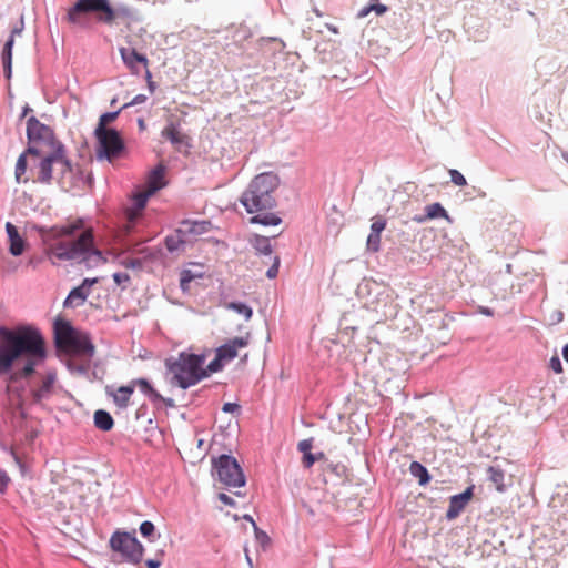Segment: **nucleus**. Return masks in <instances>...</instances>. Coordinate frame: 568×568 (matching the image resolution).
Returning <instances> with one entry per match:
<instances>
[{
	"mask_svg": "<svg viewBox=\"0 0 568 568\" xmlns=\"http://www.w3.org/2000/svg\"><path fill=\"white\" fill-rule=\"evenodd\" d=\"M506 270H507L508 273H510L511 272V265L507 264Z\"/></svg>",
	"mask_w": 568,
	"mask_h": 568,
	"instance_id": "obj_59",
	"label": "nucleus"
},
{
	"mask_svg": "<svg viewBox=\"0 0 568 568\" xmlns=\"http://www.w3.org/2000/svg\"><path fill=\"white\" fill-rule=\"evenodd\" d=\"M551 323L552 324H559L564 320V313L559 310L555 311L551 315Z\"/></svg>",
	"mask_w": 568,
	"mask_h": 568,
	"instance_id": "obj_48",
	"label": "nucleus"
},
{
	"mask_svg": "<svg viewBox=\"0 0 568 568\" xmlns=\"http://www.w3.org/2000/svg\"><path fill=\"white\" fill-rule=\"evenodd\" d=\"M23 29H24V21H23V17H21L19 24H17L16 27L12 28L11 34L3 47L2 65H3V71H4L7 79H10L11 73H12V48L14 44V37L21 36Z\"/></svg>",
	"mask_w": 568,
	"mask_h": 568,
	"instance_id": "obj_13",
	"label": "nucleus"
},
{
	"mask_svg": "<svg viewBox=\"0 0 568 568\" xmlns=\"http://www.w3.org/2000/svg\"><path fill=\"white\" fill-rule=\"evenodd\" d=\"M131 385L138 387L152 402H161L164 398L152 387L145 378H138L131 382Z\"/></svg>",
	"mask_w": 568,
	"mask_h": 568,
	"instance_id": "obj_26",
	"label": "nucleus"
},
{
	"mask_svg": "<svg viewBox=\"0 0 568 568\" xmlns=\"http://www.w3.org/2000/svg\"><path fill=\"white\" fill-rule=\"evenodd\" d=\"M121 58L124 64L131 70L132 73H140V64L145 69L148 68V59L145 55L138 53L134 49L121 48Z\"/></svg>",
	"mask_w": 568,
	"mask_h": 568,
	"instance_id": "obj_17",
	"label": "nucleus"
},
{
	"mask_svg": "<svg viewBox=\"0 0 568 568\" xmlns=\"http://www.w3.org/2000/svg\"><path fill=\"white\" fill-rule=\"evenodd\" d=\"M217 498L224 505H227V506H231V507L235 506V500L232 497H230L229 495L224 494V493L219 494Z\"/></svg>",
	"mask_w": 568,
	"mask_h": 568,
	"instance_id": "obj_46",
	"label": "nucleus"
},
{
	"mask_svg": "<svg viewBox=\"0 0 568 568\" xmlns=\"http://www.w3.org/2000/svg\"><path fill=\"white\" fill-rule=\"evenodd\" d=\"M226 364L225 359L221 357V354L216 352L215 358L210 362L207 367L205 368L207 374L209 373H216L223 368V366Z\"/></svg>",
	"mask_w": 568,
	"mask_h": 568,
	"instance_id": "obj_33",
	"label": "nucleus"
},
{
	"mask_svg": "<svg viewBox=\"0 0 568 568\" xmlns=\"http://www.w3.org/2000/svg\"><path fill=\"white\" fill-rule=\"evenodd\" d=\"M70 173L71 163L64 145L49 150L27 148L19 155L14 168V179L19 184L28 183L30 180L44 185L53 181L61 183Z\"/></svg>",
	"mask_w": 568,
	"mask_h": 568,
	"instance_id": "obj_3",
	"label": "nucleus"
},
{
	"mask_svg": "<svg viewBox=\"0 0 568 568\" xmlns=\"http://www.w3.org/2000/svg\"><path fill=\"white\" fill-rule=\"evenodd\" d=\"M280 257L278 256H274V260H273V264L272 266L267 270L266 272V276L268 278H275L278 274V268H280Z\"/></svg>",
	"mask_w": 568,
	"mask_h": 568,
	"instance_id": "obj_39",
	"label": "nucleus"
},
{
	"mask_svg": "<svg viewBox=\"0 0 568 568\" xmlns=\"http://www.w3.org/2000/svg\"><path fill=\"white\" fill-rule=\"evenodd\" d=\"M372 10L376 12L377 16H382L387 11V7L385 4H372Z\"/></svg>",
	"mask_w": 568,
	"mask_h": 568,
	"instance_id": "obj_49",
	"label": "nucleus"
},
{
	"mask_svg": "<svg viewBox=\"0 0 568 568\" xmlns=\"http://www.w3.org/2000/svg\"><path fill=\"white\" fill-rule=\"evenodd\" d=\"M95 13L97 20L105 24H112L115 20H136L133 11L126 6L112 8L109 0H78L69 10L67 19L70 23L84 26L82 16Z\"/></svg>",
	"mask_w": 568,
	"mask_h": 568,
	"instance_id": "obj_6",
	"label": "nucleus"
},
{
	"mask_svg": "<svg viewBox=\"0 0 568 568\" xmlns=\"http://www.w3.org/2000/svg\"><path fill=\"white\" fill-rule=\"evenodd\" d=\"M479 312L486 316H491L493 315V311L489 308V307H485V306H481L479 308Z\"/></svg>",
	"mask_w": 568,
	"mask_h": 568,
	"instance_id": "obj_54",
	"label": "nucleus"
},
{
	"mask_svg": "<svg viewBox=\"0 0 568 568\" xmlns=\"http://www.w3.org/2000/svg\"><path fill=\"white\" fill-rule=\"evenodd\" d=\"M113 418L106 410L99 409L94 413V425L97 428L108 432L113 427Z\"/></svg>",
	"mask_w": 568,
	"mask_h": 568,
	"instance_id": "obj_28",
	"label": "nucleus"
},
{
	"mask_svg": "<svg viewBox=\"0 0 568 568\" xmlns=\"http://www.w3.org/2000/svg\"><path fill=\"white\" fill-rule=\"evenodd\" d=\"M240 409V406L235 403H225L222 410L224 413H235Z\"/></svg>",
	"mask_w": 568,
	"mask_h": 568,
	"instance_id": "obj_47",
	"label": "nucleus"
},
{
	"mask_svg": "<svg viewBox=\"0 0 568 568\" xmlns=\"http://www.w3.org/2000/svg\"><path fill=\"white\" fill-rule=\"evenodd\" d=\"M6 232L9 239V252L13 256H20L26 247L24 240L20 236L18 229L11 223H6Z\"/></svg>",
	"mask_w": 568,
	"mask_h": 568,
	"instance_id": "obj_21",
	"label": "nucleus"
},
{
	"mask_svg": "<svg viewBox=\"0 0 568 568\" xmlns=\"http://www.w3.org/2000/svg\"><path fill=\"white\" fill-rule=\"evenodd\" d=\"M0 337L4 341V344L0 345V375L10 373L16 361L21 356L26 357L24 365L12 373L13 381L29 378L36 366L47 356L43 337L34 327L10 329L1 326Z\"/></svg>",
	"mask_w": 568,
	"mask_h": 568,
	"instance_id": "obj_2",
	"label": "nucleus"
},
{
	"mask_svg": "<svg viewBox=\"0 0 568 568\" xmlns=\"http://www.w3.org/2000/svg\"><path fill=\"white\" fill-rule=\"evenodd\" d=\"M487 477L491 481L495 488L499 493H504L507 489L505 484V471L499 466H489L487 468Z\"/></svg>",
	"mask_w": 568,
	"mask_h": 568,
	"instance_id": "obj_27",
	"label": "nucleus"
},
{
	"mask_svg": "<svg viewBox=\"0 0 568 568\" xmlns=\"http://www.w3.org/2000/svg\"><path fill=\"white\" fill-rule=\"evenodd\" d=\"M162 136L169 140L178 150L182 146H187V135L184 134L178 123L169 122L162 130Z\"/></svg>",
	"mask_w": 568,
	"mask_h": 568,
	"instance_id": "obj_19",
	"label": "nucleus"
},
{
	"mask_svg": "<svg viewBox=\"0 0 568 568\" xmlns=\"http://www.w3.org/2000/svg\"><path fill=\"white\" fill-rule=\"evenodd\" d=\"M207 222H189L182 223V227L165 237V247L171 253L182 252L185 245L184 235L187 233L202 234L206 231Z\"/></svg>",
	"mask_w": 568,
	"mask_h": 568,
	"instance_id": "obj_11",
	"label": "nucleus"
},
{
	"mask_svg": "<svg viewBox=\"0 0 568 568\" xmlns=\"http://www.w3.org/2000/svg\"><path fill=\"white\" fill-rule=\"evenodd\" d=\"M562 356L565 361L568 363V343L562 348Z\"/></svg>",
	"mask_w": 568,
	"mask_h": 568,
	"instance_id": "obj_55",
	"label": "nucleus"
},
{
	"mask_svg": "<svg viewBox=\"0 0 568 568\" xmlns=\"http://www.w3.org/2000/svg\"><path fill=\"white\" fill-rule=\"evenodd\" d=\"M145 565L148 568H160L161 561L158 559H148Z\"/></svg>",
	"mask_w": 568,
	"mask_h": 568,
	"instance_id": "obj_53",
	"label": "nucleus"
},
{
	"mask_svg": "<svg viewBox=\"0 0 568 568\" xmlns=\"http://www.w3.org/2000/svg\"><path fill=\"white\" fill-rule=\"evenodd\" d=\"M280 178L274 172H263L254 176L240 197L241 204L251 217L252 224L278 225L282 220L274 213H263L276 206L275 193L280 186Z\"/></svg>",
	"mask_w": 568,
	"mask_h": 568,
	"instance_id": "obj_4",
	"label": "nucleus"
},
{
	"mask_svg": "<svg viewBox=\"0 0 568 568\" xmlns=\"http://www.w3.org/2000/svg\"><path fill=\"white\" fill-rule=\"evenodd\" d=\"M549 367L556 373V374H560L562 373V364H561V361L560 358L555 355L550 358L549 361Z\"/></svg>",
	"mask_w": 568,
	"mask_h": 568,
	"instance_id": "obj_41",
	"label": "nucleus"
},
{
	"mask_svg": "<svg viewBox=\"0 0 568 568\" xmlns=\"http://www.w3.org/2000/svg\"><path fill=\"white\" fill-rule=\"evenodd\" d=\"M226 308L242 315L246 321H248L253 315L252 308L243 302H230L226 304Z\"/></svg>",
	"mask_w": 568,
	"mask_h": 568,
	"instance_id": "obj_32",
	"label": "nucleus"
},
{
	"mask_svg": "<svg viewBox=\"0 0 568 568\" xmlns=\"http://www.w3.org/2000/svg\"><path fill=\"white\" fill-rule=\"evenodd\" d=\"M425 212H426L425 215L415 216L414 221H416L417 223H425L428 220H434V219H439V217L446 219L448 221L450 220L447 211L443 207V205L440 203H433V204L427 205L425 207Z\"/></svg>",
	"mask_w": 568,
	"mask_h": 568,
	"instance_id": "obj_24",
	"label": "nucleus"
},
{
	"mask_svg": "<svg viewBox=\"0 0 568 568\" xmlns=\"http://www.w3.org/2000/svg\"><path fill=\"white\" fill-rule=\"evenodd\" d=\"M9 481L10 478L8 474L4 470L0 469V493H3L7 489Z\"/></svg>",
	"mask_w": 568,
	"mask_h": 568,
	"instance_id": "obj_45",
	"label": "nucleus"
},
{
	"mask_svg": "<svg viewBox=\"0 0 568 568\" xmlns=\"http://www.w3.org/2000/svg\"><path fill=\"white\" fill-rule=\"evenodd\" d=\"M98 282V278H84L81 285L74 287L64 301V307L82 305L91 293V287Z\"/></svg>",
	"mask_w": 568,
	"mask_h": 568,
	"instance_id": "obj_14",
	"label": "nucleus"
},
{
	"mask_svg": "<svg viewBox=\"0 0 568 568\" xmlns=\"http://www.w3.org/2000/svg\"><path fill=\"white\" fill-rule=\"evenodd\" d=\"M123 265L126 267L136 268V267L141 266V262H140V260H129V261H125L123 263Z\"/></svg>",
	"mask_w": 568,
	"mask_h": 568,
	"instance_id": "obj_51",
	"label": "nucleus"
},
{
	"mask_svg": "<svg viewBox=\"0 0 568 568\" xmlns=\"http://www.w3.org/2000/svg\"><path fill=\"white\" fill-rule=\"evenodd\" d=\"M113 281L118 285L128 284L130 282V275L128 273H124V272H118V273L113 274Z\"/></svg>",
	"mask_w": 568,
	"mask_h": 568,
	"instance_id": "obj_42",
	"label": "nucleus"
},
{
	"mask_svg": "<svg viewBox=\"0 0 568 568\" xmlns=\"http://www.w3.org/2000/svg\"><path fill=\"white\" fill-rule=\"evenodd\" d=\"M246 559H247V562H248L250 565H252V560H251V558L248 557V555H246Z\"/></svg>",
	"mask_w": 568,
	"mask_h": 568,
	"instance_id": "obj_61",
	"label": "nucleus"
},
{
	"mask_svg": "<svg viewBox=\"0 0 568 568\" xmlns=\"http://www.w3.org/2000/svg\"><path fill=\"white\" fill-rule=\"evenodd\" d=\"M409 473L418 479L419 485H426L430 480L427 468L418 462H413L409 465Z\"/></svg>",
	"mask_w": 568,
	"mask_h": 568,
	"instance_id": "obj_29",
	"label": "nucleus"
},
{
	"mask_svg": "<svg viewBox=\"0 0 568 568\" xmlns=\"http://www.w3.org/2000/svg\"><path fill=\"white\" fill-rule=\"evenodd\" d=\"M29 264L32 265V266H36L37 265V261L34 258H31L29 261Z\"/></svg>",
	"mask_w": 568,
	"mask_h": 568,
	"instance_id": "obj_58",
	"label": "nucleus"
},
{
	"mask_svg": "<svg viewBox=\"0 0 568 568\" xmlns=\"http://www.w3.org/2000/svg\"><path fill=\"white\" fill-rule=\"evenodd\" d=\"M55 383V371H48L45 374H43L41 376L40 383L31 388L33 402L39 404L49 399L54 393Z\"/></svg>",
	"mask_w": 568,
	"mask_h": 568,
	"instance_id": "obj_12",
	"label": "nucleus"
},
{
	"mask_svg": "<svg viewBox=\"0 0 568 568\" xmlns=\"http://www.w3.org/2000/svg\"><path fill=\"white\" fill-rule=\"evenodd\" d=\"M205 363L204 354H193L181 352L176 357L165 359V368L170 375L171 385L187 389L209 376L203 367Z\"/></svg>",
	"mask_w": 568,
	"mask_h": 568,
	"instance_id": "obj_5",
	"label": "nucleus"
},
{
	"mask_svg": "<svg viewBox=\"0 0 568 568\" xmlns=\"http://www.w3.org/2000/svg\"><path fill=\"white\" fill-rule=\"evenodd\" d=\"M315 456L317 457V460H320L321 458L324 457V453L321 452L318 454H315Z\"/></svg>",
	"mask_w": 568,
	"mask_h": 568,
	"instance_id": "obj_57",
	"label": "nucleus"
},
{
	"mask_svg": "<svg viewBox=\"0 0 568 568\" xmlns=\"http://www.w3.org/2000/svg\"><path fill=\"white\" fill-rule=\"evenodd\" d=\"M212 465L219 480L229 489L243 487L246 483L244 473L237 460L223 454L212 459Z\"/></svg>",
	"mask_w": 568,
	"mask_h": 568,
	"instance_id": "obj_7",
	"label": "nucleus"
},
{
	"mask_svg": "<svg viewBox=\"0 0 568 568\" xmlns=\"http://www.w3.org/2000/svg\"><path fill=\"white\" fill-rule=\"evenodd\" d=\"M133 392V386L131 384L119 387L113 395L114 403L119 407H126Z\"/></svg>",
	"mask_w": 568,
	"mask_h": 568,
	"instance_id": "obj_30",
	"label": "nucleus"
},
{
	"mask_svg": "<svg viewBox=\"0 0 568 568\" xmlns=\"http://www.w3.org/2000/svg\"><path fill=\"white\" fill-rule=\"evenodd\" d=\"M119 113H120V110L114 111V112L103 113L100 116L99 124L97 128H101L102 124H103V126H105L108 122L114 121L118 118Z\"/></svg>",
	"mask_w": 568,
	"mask_h": 568,
	"instance_id": "obj_38",
	"label": "nucleus"
},
{
	"mask_svg": "<svg viewBox=\"0 0 568 568\" xmlns=\"http://www.w3.org/2000/svg\"><path fill=\"white\" fill-rule=\"evenodd\" d=\"M386 227V220L384 217L374 219L371 225V232L367 236L366 247L371 252H378L381 248V234Z\"/></svg>",
	"mask_w": 568,
	"mask_h": 568,
	"instance_id": "obj_18",
	"label": "nucleus"
},
{
	"mask_svg": "<svg viewBox=\"0 0 568 568\" xmlns=\"http://www.w3.org/2000/svg\"><path fill=\"white\" fill-rule=\"evenodd\" d=\"M28 111H29V108L27 106V108L24 109V111H23V115H24L26 113H28Z\"/></svg>",
	"mask_w": 568,
	"mask_h": 568,
	"instance_id": "obj_62",
	"label": "nucleus"
},
{
	"mask_svg": "<svg viewBox=\"0 0 568 568\" xmlns=\"http://www.w3.org/2000/svg\"><path fill=\"white\" fill-rule=\"evenodd\" d=\"M77 332L68 322H57L54 325L57 345L68 347Z\"/></svg>",
	"mask_w": 568,
	"mask_h": 568,
	"instance_id": "obj_22",
	"label": "nucleus"
},
{
	"mask_svg": "<svg viewBox=\"0 0 568 568\" xmlns=\"http://www.w3.org/2000/svg\"><path fill=\"white\" fill-rule=\"evenodd\" d=\"M253 247L255 248L257 254L261 255H271L272 254V245L268 237L265 236H255L253 241Z\"/></svg>",
	"mask_w": 568,
	"mask_h": 568,
	"instance_id": "obj_31",
	"label": "nucleus"
},
{
	"mask_svg": "<svg viewBox=\"0 0 568 568\" xmlns=\"http://www.w3.org/2000/svg\"><path fill=\"white\" fill-rule=\"evenodd\" d=\"M194 274L190 270H184L181 273L180 286L182 291L185 292L189 290V284L194 280Z\"/></svg>",
	"mask_w": 568,
	"mask_h": 568,
	"instance_id": "obj_35",
	"label": "nucleus"
},
{
	"mask_svg": "<svg viewBox=\"0 0 568 568\" xmlns=\"http://www.w3.org/2000/svg\"><path fill=\"white\" fill-rule=\"evenodd\" d=\"M152 195L153 194H149V191L145 189L143 191H140L134 194V196H133V206L134 207L128 212V219H129L130 223L134 222V220L139 216L140 212L146 205L149 197Z\"/></svg>",
	"mask_w": 568,
	"mask_h": 568,
	"instance_id": "obj_25",
	"label": "nucleus"
},
{
	"mask_svg": "<svg viewBox=\"0 0 568 568\" xmlns=\"http://www.w3.org/2000/svg\"><path fill=\"white\" fill-rule=\"evenodd\" d=\"M474 486H469L462 494H457L450 497L449 506L446 511V518L448 520H453L459 516V514L464 510L468 501L473 497Z\"/></svg>",
	"mask_w": 568,
	"mask_h": 568,
	"instance_id": "obj_16",
	"label": "nucleus"
},
{
	"mask_svg": "<svg viewBox=\"0 0 568 568\" xmlns=\"http://www.w3.org/2000/svg\"><path fill=\"white\" fill-rule=\"evenodd\" d=\"M250 343V335L246 336H237L229 339L226 343L216 348V352L221 354V357L225 359L226 363L233 361L237 355L241 348H245Z\"/></svg>",
	"mask_w": 568,
	"mask_h": 568,
	"instance_id": "obj_15",
	"label": "nucleus"
},
{
	"mask_svg": "<svg viewBox=\"0 0 568 568\" xmlns=\"http://www.w3.org/2000/svg\"><path fill=\"white\" fill-rule=\"evenodd\" d=\"M148 100V97L144 95V94H138L135 95L132 101H130L129 103H125L122 109H126L131 105H136V104H141V103H144L145 101Z\"/></svg>",
	"mask_w": 568,
	"mask_h": 568,
	"instance_id": "obj_44",
	"label": "nucleus"
},
{
	"mask_svg": "<svg viewBox=\"0 0 568 568\" xmlns=\"http://www.w3.org/2000/svg\"><path fill=\"white\" fill-rule=\"evenodd\" d=\"M94 134L98 140V160L106 159L109 161H112L114 158L120 155L124 148V144L116 130L108 129L102 124L101 128L95 129Z\"/></svg>",
	"mask_w": 568,
	"mask_h": 568,
	"instance_id": "obj_9",
	"label": "nucleus"
},
{
	"mask_svg": "<svg viewBox=\"0 0 568 568\" xmlns=\"http://www.w3.org/2000/svg\"><path fill=\"white\" fill-rule=\"evenodd\" d=\"M372 8H373V7H372V4H371V6H366V7L362 8V9L358 11L357 17H358V18H365V17H367V16H368V13H369L371 11H373V10H372Z\"/></svg>",
	"mask_w": 568,
	"mask_h": 568,
	"instance_id": "obj_52",
	"label": "nucleus"
},
{
	"mask_svg": "<svg viewBox=\"0 0 568 568\" xmlns=\"http://www.w3.org/2000/svg\"><path fill=\"white\" fill-rule=\"evenodd\" d=\"M27 138L28 148L49 150L63 145L55 139L52 129L41 123L36 116H30L27 121Z\"/></svg>",
	"mask_w": 568,
	"mask_h": 568,
	"instance_id": "obj_10",
	"label": "nucleus"
},
{
	"mask_svg": "<svg viewBox=\"0 0 568 568\" xmlns=\"http://www.w3.org/2000/svg\"><path fill=\"white\" fill-rule=\"evenodd\" d=\"M313 447V439L312 438H308V439H303L298 443L297 445V448L298 450L305 455L307 453H311V449Z\"/></svg>",
	"mask_w": 568,
	"mask_h": 568,
	"instance_id": "obj_40",
	"label": "nucleus"
},
{
	"mask_svg": "<svg viewBox=\"0 0 568 568\" xmlns=\"http://www.w3.org/2000/svg\"><path fill=\"white\" fill-rule=\"evenodd\" d=\"M43 245V253L52 265L60 262L77 261L88 267L105 263L100 250L94 247V236L91 229H84L82 219L61 225L36 226Z\"/></svg>",
	"mask_w": 568,
	"mask_h": 568,
	"instance_id": "obj_1",
	"label": "nucleus"
},
{
	"mask_svg": "<svg viewBox=\"0 0 568 568\" xmlns=\"http://www.w3.org/2000/svg\"><path fill=\"white\" fill-rule=\"evenodd\" d=\"M145 78H146L148 87H149L150 91L154 92L155 83L151 80L152 75H151V72L148 69L145 70Z\"/></svg>",
	"mask_w": 568,
	"mask_h": 568,
	"instance_id": "obj_50",
	"label": "nucleus"
},
{
	"mask_svg": "<svg viewBox=\"0 0 568 568\" xmlns=\"http://www.w3.org/2000/svg\"><path fill=\"white\" fill-rule=\"evenodd\" d=\"M244 519L248 520L252 525H253V523H255L254 519L250 515H245Z\"/></svg>",
	"mask_w": 568,
	"mask_h": 568,
	"instance_id": "obj_56",
	"label": "nucleus"
},
{
	"mask_svg": "<svg viewBox=\"0 0 568 568\" xmlns=\"http://www.w3.org/2000/svg\"><path fill=\"white\" fill-rule=\"evenodd\" d=\"M139 125H140V128H143V126H144V122H143V120H139Z\"/></svg>",
	"mask_w": 568,
	"mask_h": 568,
	"instance_id": "obj_60",
	"label": "nucleus"
},
{
	"mask_svg": "<svg viewBox=\"0 0 568 568\" xmlns=\"http://www.w3.org/2000/svg\"><path fill=\"white\" fill-rule=\"evenodd\" d=\"M155 527L152 521L145 520L140 525V532L143 537L150 538L153 536Z\"/></svg>",
	"mask_w": 568,
	"mask_h": 568,
	"instance_id": "obj_36",
	"label": "nucleus"
},
{
	"mask_svg": "<svg viewBox=\"0 0 568 568\" xmlns=\"http://www.w3.org/2000/svg\"><path fill=\"white\" fill-rule=\"evenodd\" d=\"M450 181L457 186H465L467 184V181L465 176L456 169H450L448 171Z\"/></svg>",
	"mask_w": 568,
	"mask_h": 568,
	"instance_id": "obj_34",
	"label": "nucleus"
},
{
	"mask_svg": "<svg viewBox=\"0 0 568 568\" xmlns=\"http://www.w3.org/2000/svg\"><path fill=\"white\" fill-rule=\"evenodd\" d=\"M316 460H317V457L315 456V454H312V453H307V454L303 455V458H302V463L305 468H311Z\"/></svg>",
	"mask_w": 568,
	"mask_h": 568,
	"instance_id": "obj_43",
	"label": "nucleus"
},
{
	"mask_svg": "<svg viewBox=\"0 0 568 568\" xmlns=\"http://www.w3.org/2000/svg\"><path fill=\"white\" fill-rule=\"evenodd\" d=\"M165 184V168L159 164L149 173L144 189L149 191V194H154L164 187Z\"/></svg>",
	"mask_w": 568,
	"mask_h": 568,
	"instance_id": "obj_20",
	"label": "nucleus"
},
{
	"mask_svg": "<svg viewBox=\"0 0 568 568\" xmlns=\"http://www.w3.org/2000/svg\"><path fill=\"white\" fill-rule=\"evenodd\" d=\"M110 546L130 564L136 565L142 560L144 548L134 534L115 531L110 538Z\"/></svg>",
	"mask_w": 568,
	"mask_h": 568,
	"instance_id": "obj_8",
	"label": "nucleus"
},
{
	"mask_svg": "<svg viewBox=\"0 0 568 568\" xmlns=\"http://www.w3.org/2000/svg\"><path fill=\"white\" fill-rule=\"evenodd\" d=\"M69 348H72L73 351L78 353H82L88 356H93L94 354V346L92 342L90 341L89 336L87 334H82L80 332H77L73 336L72 341L68 345Z\"/></svg>",
	"mask_w": 568,
	"mask_h": 568,
	"instance_id": "obj_23",
	"label": "nucleus"
},
{
	"mask_svg": "<svg viewBox=\"0 0 568 568\" xmlns=\"http://www.w3.org/2000/svg\"><path fill=\"white\" fill-rule=\"evenodd\" d=\"M253 528H254V532H255V538L256 540L264 547L266 546L268 542H270V537L267 536L266 532H264L263 530H261L256 523H253Z\"/></svg>",
	"mask_w": 568,
	"mask_h": 568,
	"instance_id": "obj_37",
	"label": "nucleus"
}]
</instances>
